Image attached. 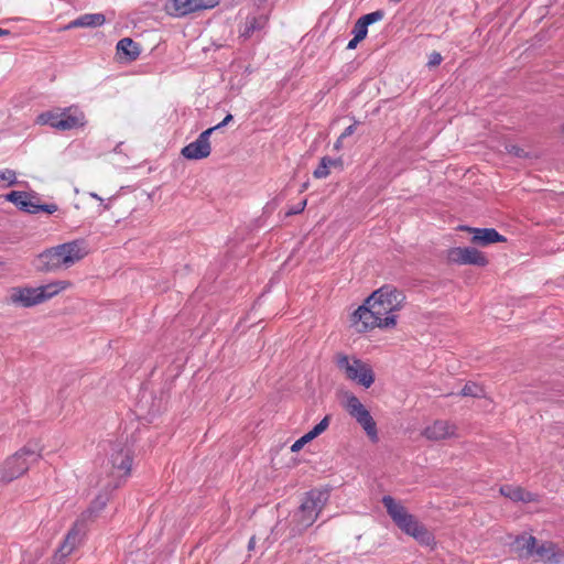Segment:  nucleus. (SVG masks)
<instances>
[{
	"mask_svg": "<svg viewBox=\"0 0 564 564\" xmlns=\"http://www.w3.org/2000/svg\"><path fill=\"white\" fill-rule=\"evenodd\" d=\"M403 302L402 292L390 285L382 286L351 314V326L358 333H365L375 327H394L397 313L402 308Z\"/></svg>",
	"mask_w": 564,
	"mask_h": 564,
	"instance_id": "f257e3e1",
	"label": "nucleus"
},
{
	"mask_svg": "<svg viewBox=\"0 0 564 564\" xmlns=\"http://www.w3.org/2000/svg\"><path fill=\"white\" fill-rule=\"evenodd\" d=\"M382 503L394 524L421 545L434 546L435 538L406 508L391 496H383Z\"/></svg>",
	"mask_w": 564,
	"mask_h": 564,
	"instance_id": "f03ea898",
	"label": "nucleus"
},
{
	"mask_svg": "<svg viewBox=\"0 0 564 564\" xmlns=\"http://www.w3.org/2000/svg\"><path fill=\"white\" fill-rule=\"evenodd\" d=\"M42 451L43 447L39 442H29L0 465V481L10 482L22 476L30 468L31 464L41 458Z\"/></svg>",
	"mask_w": 564,
	"mask_h": 564,
	"instance_id": "7ed1b4c3",
	"label": "nucleus"
},
{
	"mask_svg": "<svg viewBox=\"0 0 564 564\" xmlns=\"http://www.w3.org/2000/svg\"><path fill=\"white\" fill-rule=\"evenodd\" d=\"M132 455L131 449L122 443L111 445L109 457L105 466L108 471L107 479L104 480L105 489H116L121 485L131 471Z\"/></svg>",
	"mask_w": 564,
	"mask_h": 564,
	"instance_id": "20e7f679",
	"label": "nucleus"
},
{
	"mask_svg": "<svg viewBox=\"0 0 564 564\" xmlns=\"http://www.w3.org/2000/svg\"><path fill=\"white\" fill-rule=\"evenodd\" d=\"M328 492L324 490L314 489L308 491L302 500V503L294 514L296 521V533H301L303 530L311 527L318 518L319 512L325 507L328 500Z\"/></svg>",
	"mask_w": 564,
	"mask_h": 564,
	"instance_id": "39448f33",
	"label": "nucleus"
},
{
	"mask_svg": "<svg viewBox=\"0 0 564 564\" xmlns=\"http://www.w3.org/2000/svg\"><path fill=\"white\" fill-rule=\"evenodd\" d=\"M336 366L348 380L366 389L370 388L375 382V372L371 366L359 358L338 354L336 356Z\"/></svg>",
	"mask_w": 564,
	"mask_h": 564,
	"instance_id": "423d86ee",
	"label": "nucleus"
},
{
	"mask_svg": "<svg viewBox=\"0 0 564 564\" xmlns=\"http://www.w3.org/2000/svg\"><path fill=\"white\" fill-rule=\"evenodd\" d=\"M344 408L348 414L355 419V421L362 427L369 440L373 443L378 442L379 436L377 424L370 412L355 394H346Z\"/></svg>",
	"mask_w": 564,
	"mask_h": 564,
	"instance_id": "0eeeda50",
	"label": "nucleus"
},
{
	"mask_svg": "<svg viewBox=\"0 0 564 564\" xmlns=\"http://www.w3.org/2000/svg\"><path fill=\"white\" fill-rule=\"evenodd\" d=\"M219 0H170L165 9L173 17H185L202 10L213 9Z\"/></svg>",
	"mask_w": 564,
	"mask_h": 564,
	"instance_id": "6e6552de",
	"label": "nucleus"
},
{
	"mask_svg": "<svg viewBox=\"0 0 564 564\" xmlns=\"http://www.w3.org/2000/svg\"><path fill=\"white\" fill-rule=\"evenodd\" d=\"M58 249L62 254L64 269L73 267L75 263L84 259L89 252L88 245L84 239H76L58 245Z\"/></svg>",
	"mask_w": 564,
	"mask_h": 564,
	"instance_id": "1a4fd4ad",
	"label": "nucleus"
},
{
	"mask_svg": "<svg viewBox=\"0 0 564 564\" xmlns=\"http://www.w3.org/2000/svg\"><path fill=\"white\" fill-rule=\"evenodd\" d=\"M86 533L85 516L79 517L67 532L57 553L61 557H66L82 543Z\"/></svg>",
	"mask_w": 564,
	"mask_h": 564,
	"instance_id": "9d476101",
	"label": "nucleus"
},
{
	"mask_svg": "<svg viewBox=\"0 0 564 564\" xmlns=\"http://www.w3.org/2000/svg\"><path fill=\"white\" fill-rule=\"evenodd\" d=\"M447 258L451 262L458 264H473L485 267L488 263L486 256L476 248H452L448 250Z\"/></svg>",
	"mask_w": 564,
	"mask_h": 564,
	"instance_id": "9b49d317",
	"label": "nucleus"
},
{
	"mask_svg": "<svg viewBox=\"0 0 564 564\" xmlns=\"http://www.w3.org/2000/svg\"><path fill=\"white\" fill-rule=\"evenodd\" d=\"M7 303L21 307H32L41 304L37 289L32 286H13L9 289Z\"/></svg>",
	"mask_w": 564,
	"mask_h": 564,
	"instance_id": "f8f14e48",
	"label": "nucleus"
},
{
	"mask_svg": "<svg viewBox=\"0 0 564 564\" xmlns=\"http://www.w3.org/2000/svg\"><path fill=\"white\" fill-rule=\"evenodd\" d=\"M213 129L203 131L198 138L184 147L181 151L182 155L187 160H202L209 156L212 147L209 142Z\"/></svg>",
	"mask_w": 564,
	"mask_h": 564,
	"instance_id": "ddd939ff",
	"label": "nucleus"
},
{
	"mask_svg": "<svg viewBox=\"0 0 564 564\" xmlns=\"http://www.w3.org/2000/svg\"><path fill=\"white\" fill-rule=\"evenodd\" d=\"M34 267L39 272H55L59 269H64L58 246L41 252L34 261Z\"/></svg>",
	"mask_w": 564,
	"mask_h": 564,
	"instance_id": "4468645a",
	"label": "nucleus"
},
{
	"mask_svg": "<svg viewBox=\"0 0 564 564\" xmlns=\"http://www.w3.org/2000/svg\"><path fill=\"white\" fill-rule=\"evenodd\" d=\"M456 425L448 421L436 420L431 425L426 426L423 435L431 441H442L456 436Z\"/></svg>",
	"mask_w": 564,
	"mask_h": 564,
	"instance_id": "2eb2a0df",
	"label": "nucleus"
},
{
	"mask_svg": "<svg viewBox=\"0 0 564 564\" xmlns=\"http://www.w3.org/2000/svg\"><path fill=\"white\" fill-rule=\"evenodd\" d=\"M534 556L545 563L558 564L564 562V553L552 542H544L541 545L535 544Z\"/></svg>",
	"mask_w": 564,
	"mask_h": 564,
	"instance_id": "dca6fc26",
	"label": "nucleus"
},
{
	"mask_svg": "<svg viewBox=\"0 0 564 564\" xmlns=\"http://www.w3.org/2000/svg\"><path fill=\"white\" fill-rule=\"evenodd\" d=\"M35 196L20 191H12L6 195V199L12 204H14L19 209L29 213L36 214V203L34 200Z\"/></svg>",
	"mask_w": 564,
	"mask_h": 564,
	"instance_id": "f3484780",
	"label": "nucleus"
},
{
	"mask_svg": "<svg viewBox=\"0 0 564 564\" xmlns=\"http://www.w3.org/2000/svg\"><path fill=\"white\" fill-rule=\"evenodd\" d=\"M59 130H70L82 127L85 123V116L82 111L67 108L61 111Z\"/></svg>",
	"mask_w": 564,
	"mask_h": 564,
	"instance_id": "a211bd4d",
	"label": "nucleus"
},
{
	"mask_svg": "<svg viewBox=\"0 0 564 564\" xmlns=\"http://www.w3.org/2000/svg\"><path fill=\"white\" fill-rule=\"evenodd\" d=\"M117 53L127 62L135 61L140 53V45L130 37H123L117 43Z\"/></svg>",
	"mask_w": 564,
	"mask_h": 564,
	"instance_id": "6ab92c4d",
	"label": "nucleus"
},
{
	"mask_svg": "<svg viewBox=\"0 0 564 564\" xmlns=\"http://www.w3.org/2000/svg\"><path fill=\"white\" fill-rule=\"evenodd\" d=\"M473 232L471 241L476 245L488 246L494 242L506 241V238L494 228H476L473 229Z\"/></svg>",
	"mask_w": 564,
	"mask_h": 564,
	"instance_id": "aec40b11",
	"label": "nucleus"
},
{
	"mask_svg": "<svg viewBox=\"0 0 564 564\" xmlns=\"http://www.w3.org/2000/svg\"><path fill=\"white\" fill-rule=\"evenodd\" d=\"M69 286L70 282L68 281H54L44 285L36 286L40 302L44 303L53 299Z\"/></svg>",
	"mask_w": 564,
	"mask_h": 564,
	"instance_id": "412c9836",
	"label": "nucleus"
},
{
	"mask_svg": "<svg viewBox=\"0 0 564 564\" xmlns=\"http://www.w3.org/2000/svg\"><path fill=\"white\" fill-rule=\"evenodd\" d=\"M536 544V539L532 535L525 536L520 535L517 536L513 541V549L518 553L521 558H529L534 556V547Z\"/></svg>",
	"mask_w": 564,
	"mask_h": 564,
	"instance_id": "4be33fe9",
	"label": "nucleus"
},
{
	"mask_svg": "<svg viewBox=\"0 0 564 564\" xmlns=\"http://www.w3.org/2000/svg\"><path fill=\"white\" fill-rule=\"evenodd\" d=\"M500 494L512 501L531 502L535 500V496L525 491L519 486L505 485L500 487Z\"/></svg>",
	"mask_w": 564,
	"mask_h": 564,
	"instance_id": "5701e85b",
	"label": "nucleus"
},
{
	"mask_svg": "<svg viewBox=\"0 0 564 564\" xmlns=\"http://www.w3.org/2000/svg\"><path fill=\"white\" fill-rule=\"evenodd\" d=\"M106 22L102 13H87L72 21L66 29L72 28H96L101 26Z\"/></svg>",
	"mask_w": 564,
	"mask_h": 564,
	"instance_id": "b1692460",
	"label": "nucleus"
},
{
	"mask_svg": "<svg viewBox=\"0 0 564 564\" xmlns=\"http://www.w3.org/2000/svg\"><path fill=\"white\" fill-rule=\"evenodd\" d=\"M111 489H106V491H110ZM108 501V492L98 495L95 500L91 502L90 507L84 511L80 517L85 516V521L93 519L96 517L107 505Z\"/></svg>",
	"mask_w": 564,
	"mask_h": 564,
	"instance_id": "393cba45",
	"label": "nucleus"
},
{
	"mask_svg": "<svg viewBox=\"0 0 564 564\" xmlns=\"http://www.w3.org/2000/svg\"><path fill=\"white\" fill-rule=\"evenodd\" d=\"M340 159H332L328 156L322 158L318 166L314 170L313 175L315 178H325L328 176L332 167H340L341 166Z\"/></svg>",
	"mask_w": 564,
	"mask_h": 564,
	"instance_id": "a878e982",
	"label": "nucleus"
},
{
	"mask_svg": "<svg viewBox=\"0 0 564 564\" xmlns=\"http://www.w3.org/2000/svg\"><path fill=\"white\" fill-rule=\"evenodd\" d=\"M267 25V18L264 17H252L248 19L241 30L240 35L248 39L253 35L254 32L261 31Z\"/></svg>",
	"mask_w": 564,
	"mask_h": 564,
	"instance_id": "bb28decb",
	"label": "nucleus"
},
{
	"mask_svg": "<svg viewBox=\"0 0 564 564\" xmlns=\"http://www.w3.org/2000/svg\"><path fill=\"white\" fill-rule=\"evenodd\" d=\"M61 111H46L37 116L36 121L59 130Z\"/></svg>",
	"mask_w": 564,
	"mask_h": 564,
	"instance_id": "cd10ccee",
	"label": "nucleus"
},
{
	"mask_svg": "<svg viewBox=\"0 0 564 564\" xmlns=\"http://www.w3.org/2000/svg\"><path fill=\"white\" fill-rule=\"evenodd\" d=\"M482 393H484L482 388L479 387L475 382H467L460 392V394L464 397H473V398H479L482 395Z\"/></svg>",
	"mask_w": 564,
	"mask_h": 564,
	"instance_id": "c85d7f7f",
	"label": "nucleus"
},
{
	"mask_svg": "<svg viewBox=\"0 0 564 564\" xmlns=\"http://www.w3.org/2000/svg\"><path fill=\"white\" fill-rule=\"evenodd\" d=\"M329 421V416L326 415L318 424H316L311 431L307 432V435L312 441L327 430Z\"/></svg>",
	"mask_w": 564,
	"mask_h": 564,
	"instance_id": "c756f323",
	"label": "nucleus"
},
{
	"mask_svg": "<svg viewBox=\"0 0 564 564\" xmlns=\"http://www.w3.org/2000/svg\"><path fill=\"white\" fill-rule=\"evenodd\" d=\"M351 33L355 37L362 41L368 34V26L364 24L360 19H358L352 28Z\"/></svg>",
	"mask_w": 564,
	"mask_h": 564,
	"instance_id": "7c9ffc66",
	"label": "nucleus"
},
{
	"mask_svg": "<svg viewBox=\"0 0 564 564\" xmlns=\"http://www.w3.org/2000/svg\"><path fill=\"white\" fill-rule=\"evenodd\" d=\"M383 17H384V12L381 10H377L371 13L365 14L359 19L364 22V24L369 26L372 23L381 21L383 19Z\"/></svg>",
	"mask_w": 564,
	"mask_h": 564,
	"instance_id": "2f4dec72",
	"label": "nucleus"
},
{
	"mask_svg": "<svg viewBox=\"0 0 564 564\" xmlns=\"http://www.w3.org/2000/svg\"><path fill=\"white\" fill-rule=\"evenodd\" d=\"M0 180L7 182L8 186H12L17 183V174L10 169L0 170Z\"/></svg>",
	"mask_w": 564,
	"mask_h": 564,
	"instance_id": "473e14b6",
	"label": "nucleus"
},
{
	"mask_svg": "<svg viewBox=\"0 0 564 564\" xmlns=\"http://www.w3.org/2000/svg\"><path fill=\"white\" fill-rule=\"evenodd\" d=\"M311 437L306 434H304L301 438H299L297 441H295L292 446H291V451L292 452H299L306 443L311 442Z\"/></svg>",
	"mask_w": 564,
	"mask_h": 564,
	"instance_id": "72a5a7b5",
	"label": "nucleus"
},
{
	"mask_svg": "<svg viewBox=\"0 0 564 564\" xmlns=\"http://www.w3.org/2000/svg\"><path fill=\"white\" fill-rule=\"evenodd\" d=\"M35 209H36V214L40 213V212H45L47 214H53V213H55L58 209V207L55 204H39V203H36V208Z\"/></svg>",
	"mask_w": 564,
	"mask_h": 564,
	"instance_id": "f704fd0d",
	"label": "nucleus"
},
{
	"mask_svg": "<svg viewBox=\"0 0 564 564\" xmlns=\"http://www.w3.org/2000/svg\"><path fill=\"white\" fill-rule=\"evenodd\" d=\"M305 206H306V199L297 203L295 206L290 207L289 210L286 212V215L288 216L297 215L305 209Z\"/></svg>",
	"mask_w": 564,
	"mask_h": 564,
	"instance_id": "c9c22d12",
	"label": "nucleus"
},
{
	"mask_svg": "<svg viewBox=\"0 0 564 564\" xmlns=\"http://www.w3.org/2000/svg\"><path fill=\"white\" fill-rule=\"evenodd\" d=\"M442 59L443 58L440 53L433 52V53H431V55L429 57L427 66H430V67L437 66L441 64Z\"/></svg>",
	"mask_w": 564,
	"mask_h": 564,
	"instance_id": "e433bc0d",
	"label": "nucleus"
},
{
	"mask_svg": "<svg viewBox=\"0 0 564 564\" xmlns=\"http://www.w3.org/2000/svg\"><path fill=\"white\" fill-rule=\"evenodd\" d=\"M355 132V126L351 124L349 127H347L344 132L339 135L338 138V142H343V140L349 135H351L352 133Z\"/></svg>",
	"mask_w": 564,
	"mask_h": 564,
	"instance_id": "4c0bfd02",
	"label": "nucleus"
},
{
	"mask_svg": "<svg viewBox=\"0 0 564 564\" xmlns=\"http://www.w3.org/2000/svg\"><path fill=\"white\" fill-rule=\"evenodd\" d=\"M361 41L358 40L357 37H352L348 44H347V50H355L357 47V45L360 43Z\"/></svg>",
	"mask_w": 564,
	"mask_h": 564,
	"instance_id": "58836bf2",
	"label": "nucleus"
},
{
	"mask_svg": "<svg viewBox=\"0 0 564 564\" xmlns=\"http://www.w3.org/2000/svg\"><path fill=\"white\" fill-rule=\"evenodd\" d=\"M234 119L232 115H227L224 120H223V124L227 126L231 120Z\"/></svg>",
	"mask_w": 564,
	"mask_h": 564,
	"instance_id": "ea45409f",
	"label": "nucleus"
},
{
	"mask_svg": "<svg viewBox=\"0 0 564 564\" xmlns=\"http://www.w3.org/2000/svg\"><path fill=\"white\" fill-rule=\"evenodd\" d=\"M89 196L101 202V203L104 202V199L97 193L91 192V193H89Z\"/></svg>",
	"mask_w": 564,
	"mask_h": 564,
	"instance_id": "a19ab883",
	"label": "nucleus"
},
{
	"mask_svg": "<svg viewBox=\"0 0 564 564\" xmlns=\"http://www.w3.org/2000/svg\"><path fill=\"white\" fill-rule=\"evenodd\" d=\"M223 127H225V124H223V121H221V122H219L218 124H216V126L212 127L210 129H213V132H214V131H216V130H218V129H220V128H223Z\"/></svg>",
	"mask_w": 564,
	"mask_h": 564,
	"instance_id": "79ce46f5",
	"label": "nucleus"
},
{
	"mask_svg": "<svg viewBox=\"0 0 564 564\" xmlns=\"http://www.w3.org/2000/svg\"><path fill=\"white\" fill-rule=\"evenodd\" d=\"M9 34H10V31H9V30H4V29H1V28H0V36L9 35Z\"/></svg>",
	"mask_w": 564,
	"mask_h": 564,
	"instance_id": "37998d69",
	"label": "nucleus"
},
{
	"mask_svg": "<svg viewBox=\"0 0 564 564\" xmlns=\"http://www.w3.org/2000/svg\"><path fill=\"white\" fill-rule=\"evenodd\" d=\"M254 545V538L252 536L249 541V549H252Z\"/></svg>",
	"mask_w": 564,
	"mask_h": 564,
	"instance_id": "c03bdc74",
	"label": "nucleus"
},
{
	"mask_svg": "<svg viewBox=\"0 0 564 564\" xmlns=\"http://www.w3.org/2000/svg\"><path fill=\"white\" fill-rule=\"evenodd\" d=\"M340 145H341V142H338V140H337V141H336V143H335V148H336V149H339V148H340Z\"/></svg>",
	"mask_w": 564,
	"mask_h": 564,
	"instance_id": "a18cd8bd",
	"label": "nucleus"
},
{
	"mask_svg": "<svg viewBox=\"0 0 564 564\" xmlns=\"http://www.w3.org/2000/svg\"><path fill=\"white\" fill-rule=\"evenodd\" d=\"M2 264V262H0V265Z\"/></svg>",
	"mask_w": 564,
	"mask_h": 564,
	"instance_id": "49530a36",
	"label": "nucleus"
}]
</instances>
